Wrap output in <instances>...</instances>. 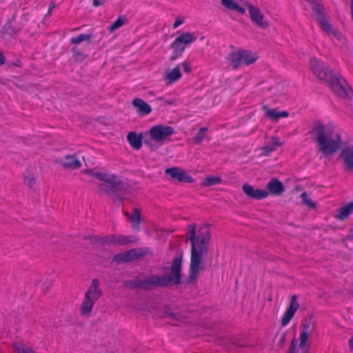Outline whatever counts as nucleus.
<instances>
[{"instance_id": "obj_38", "label": "nucleus", "mask_w": 353, "mask_h": 353, "mask_svg": "<svg viewBox=\"0 0 353 353\" xmlns=\"http://www.w3.org/2000/svg\"><path fill=\"white\" fill-rule=\"evenodd\" d=\"M72 52H73V58L76 61H81L84 60L86 57L85 54L79 52L78 50H77L74 48H72Z\"/></svg>"}, {"instance_id": "obj_25", "label": "nucleus", "mask_w": 353, "mask_h": 353, "mask_svg": "<svg viewBox=\"0 0 353 353\" xmlns=\"http://www.w3.org/2000/svg\"><path fill=\"white\" fill-rule=\"evenodd\" d=\"M166 317L169 319L170 323L175 325L177 322L184 321L187 316L182 312L168 311Z\"/></svg>"}, {"instance_id": "obj_2", "label": "nucleus", "mask_w": 353, "mask_h": 353, "mask_svg": "<svg viewBox=\"0 0 353 353\" xmlns=\"http://www.w3.org/2000/svg\"><path fill=\"white\" fill-rule=\"evenodd\" d=\"M181 263L182 254H179L172 261L171 274L146 276L143 274H140L132 281H130V283L134 288L141 290L165 288L179 284L181 282Z\"/></svg>"}, {"instance_id": "obj_17", "label": "nucleus", "mask_w": 353, "mask_h": 353, "mask_svg": "<svg viewBox=\"0 0 353 353\" xmlns=\"http://www.w3.org/2000/svg\"><path fill=\"white\" fill-rule=\"evenodd\" d=\"M263 110L265 112V117L273 122H277L281 118H286L290 114L288 111H279L276 109H270L267 105H263Z\"/></svg>"}, {"instance_id": "obj_47", "label": "nucleus", "mask_w": 353, "mask_h": 353, "mask_svg": "<svg viewBox=\"0 0 353 353\" xmlns=\"http://www.w3.org/2000/svg\"><path fill=\"white\" fill-rule=\"evenodd\" d=\"M285 334H283L281 336V338H280V339H279V344H280V345H281V344L283 343V341H284V340H285Z\"/></svg>"}, {"instance_id": "obj_11", "label": "nucleus", "mask_w": 353, "mask_h": 353, "mask_svg": "<svg viewBox=\"0 0 353 353\" xmlns=\"http://www.w3.org/2000/svg\"><path fill=\"white\" fill-rule=\"evenodd\" d=\"M313 328L314 323L311 321H305L301 325L299 347L304 350L305 353H307L309 345L307 342L310 334L312 332Z\"/></svg>"}, {"instance_id": "obj_27", "label": "nucleus", "mask_w": 353, "mask_h": 353, "mask_svg": "<svg viewBox=\"0 0 353 353\" xmlns=\"http://www.w3.org/2000/svg\"><path fill=\"white\" fill-rule=\"evenodd\" d=\"M241 52V59H243V63L246 65H250L254 63L257 59L258 56L256 52H253L248 50H242Z\"/></svg>"}, {"instance_id": "obj_1", "label": "nucleus", "mask_w": 353, "mask_h": 353, "mask_svg": "<svg viewBox=\"0 0 353 353\" xmlns=\"http://www.w3.org/2000/svg\"><path fill=\"white\" fill-rule=\"evenodd\" d=\"M196 225L190 224L187 226V236L191 244V259L188 279L194 281L199 275L200 270L203 269V256H206L209 250L211 240L210 225H202L197 230L196 235Z\"/></svg>"}, {"instance_id": "obj_22", "label": "nucleus", "mask_w": 353, "mask_h": 353, "mask_svg": "<svg viewBox=\"0 0 353 353\" xmlns=\"http://www.w3.org/2000/svg\"><path fill=\"white\" fill-rule=\"evenodd\" d=\"M282 145V143L280 141L277 137H272L270 141L263 146L262 148V154L268 155L272 152L277 150V148Z\"/></svg>"}, {"instance_id": "obj_6", "label": "nucleus", "mask_w": 353, "mask_h": 353, "mask_svg": "<svg viewBox=\"0 0 353 353\" xmlns=\"http://www.w3.org/2000/svg\"><path fill=\"white\" fill-rule=\"evenodd\" d=\"M101 296L102 290L100 288V281L97 279H94L80 304V315L84 318L90 317L94 303Z\"/></svg>"}, {"instance_id": "obj_16", "label": "nucleus", "mask_w": 353, "mask_h": 353, "mask_svg": "<svg viewBox=\"0 0 353 353\" xmlns=\"http://www.w3.org/2000/svg\"><path fill=\"white\" fill-rule=\"evenodd\" d=\"M182 77L179 66H175L172 69L167 70L164 74V81L167 85H171L178 81Z\"/></svg>"}, {"instance_id": "obj_43", "label": "nucleus", "mask_w": 353, "mask_h": 353, "mask_svg": "<svg viewBox=\"0 0 353 353\" xmlns=\"http://www.w3.org/2000/svg\"><path fill=\"white\" fill-rule=\"evenodd\" d=\"M179 183H193L194 181V178H175Z\"/></svg>"}, {"instance_id": "obj_12", "label": "nucleus", "mask_w": 353, "mask_h": 353, "mask_svg": "<svg viewBox=\"0 0 353 353\" xmlns=\"http://www.w3.org/2000/svg\"><path fill=\"white\" fill-rule=\"evenodd\" d=\"M299 307V304L297 301L296 295H293L291 298V301L289 307L287 309L286 312L283 314L281 320L282 326L287 325L290 320L294 316L296 311L298 310Z\"/></svg>"}, {"instance_id": "obj_19", "label": "nucleus", "mask_w": 353, "mask_h": 353, "mask_svg": "<svg viewBox=\"0 0 353 353\" xmlns=\"http://www.w3.org/2000/svg\"><path fill=\"white\" fill-rule=\"evenodd\" d=\"M132 105L137 108L139 115H148L152 112L151 106L139 98H136L132 101Z\"/></svg>"}, {"instance_id": "obj_21", "label": "nucleus", "mask_w": 353, "mask_h": 353, "mask_svg": "<svg viewBox=\"0 0 353 353\" xmlns=\"http://www.w3.org/2000/svg\"><path fill=\"white\" fill-rule=\"evenodd\" d=\"M123 214L130 221L132 228L137 230L139 228L141 223V211L138 208H133L131 214L128 212H124Z\"/></svg>"}, {"instance_id": "obj_26", "label": "nucleus", "mask_w": 353, "mask_h": 353, "mask_svg": "<svg viewBox=\"0 0 353 353\" xmlns=\"http://www.w3.org/2000/svg\"><path fill=\"white\" fill-rule=\"evenodd\" d=\"M352 211L353 202H350L339 210V213L335 215V218L339 220H344L349 216Z\"/></svg>"}, {"instance_id": "obj_36", "label": "nucleus", "mask_w": 353, "mask_h": 353, "mask_svg": "<svg viewBox=\"0 0 353 353\" xmlns=\"http://www.w3.org/2000/svg\"><path fill=\"white\" fill-rule=\"evenodd\" d=\"M221 182V178H205L201 182V185L208 187L212 185L218 184Z\"/></svg>"}, {"instance_id": "obj_5", "label": "nucleus", "mask_w": 353, "mask_h": 353, "mask_svg": "<svg viewBox=\"0 0 353 353\" xmlns=\"http://www.w3.org/2000/svg\"><path fill=\"white\" fill-rule=\"evenodd\" d=\"M99 192L110 196H118L132 194L138 189L137 185L129 181L127 178L124 181L121 178H98Z\"/></svg>"}, {"instance_id": "obj_42", "label": "nucleus", "mask_w": 353, "mask_h": 353, "mask_svg": "<svg viewBox=\"0 0 353 353\" xmlns=\"http://www.w3.org/2000/svg\"><path fill=\"white\" fill-rule=\"evenodd\" d=\"M183 23H184V21H183V18H181L180 17H177L176 19L175 20L174 23H173V28L174 29L177 28L179 26L182 25Z\"/></svg>"}, {"instance_id": "obj_30", "label": "nucleus", "mask_w": 353, "mask_h": 353, "mask_svg": "<svg viewBox=\"0 0 353 353\" xmlns=\"http://www.w3.org/2000/svg\"><path fill=\"white\" fill-rule=\"evenodd\" d=\"M135 250H131L123 254H118L114 256V259L119 261H128L135 259Z\"/></svg>"}, {"instance_id": "obj_50", "label": "nucleus", "mask_w": 353, "mask_h": 353, "mask_svg": "<svg viewBox=\"0 0 353 353\" xmlns=\"http://www.w3.org/2000/svg\"><path fill=\"white\" fill-rule=\"evenodd\" d=\"M349 345L351 350H353V336L349 341Z\"/></svg>"}, {"instance_id": "obj_9", "label": "nucleus", "mask_w": 353, "mask_h": 353, "mask_svg": "<svg viewBox=\"0 0 353 353\" xmlns=\"http://www.w3.org/2000/svg\"><path fill=\"white\" fill-rule=\"evenodd\" d=\"M314 8L317 12L316 18L321 30L324 31L327 34L330 36L332 39L335 41L339 43H345V39L343 34L337 29L332 28L329 21L325 18L323 15L321 14L320 7L319 6H316Z\"/></svg>"}, {"instance_id": "obj_41", "label": "nucleus", "mask_w": 353, "mask_h": 353, "mask_svg": "<svg viewBox=\"0 0 353 353\" xmlns=\"http://www.w3.org/2000/svg\"><path fill=\"white\" fill-rule=\"evenodd\" d=\"M89 174H90L92 176H107V173L104 171H98L95 169L90 170Z\"/></svg>"}, {"instance_id": "obj_3", "label": "nucleus", "mask_w": 353, "mask_h": 353, "mask_svg": "<svg viewBox=\"0 0 353 353\" xmlns=\"http://www.w3.org/2000/svg\"><path fill=\"white\" fill-rule=\"evenodd\" d=\"M312 134L316 141V148L325 156H330L339 150L341 145V137L339 131L332 124L316 125Z\"/></svg>"}, {"instance_id": "obj_44", "label": "nucleus", "mask_w": 353, "mask_h": 353, "mask_svg": "<svg viewBox=\"0 0 353 353\" xmlns=\"http://www.w3.org/2000/svg\"><path fill=\"white\" fill-rule=\"evenodd\" d=\"M296 345H297V341L295 340H293L292 341L291 345L290 347L288 353H296Z\"/></svg>"}, {"instance_id": "obj_48", "label": "nucleus", "mask_w": 353, "mask_h": 353, "mask_svg": "<svg viewBox=\"0 0 353 353\" xmlns=\"http://www.w3.org/2000/svg\"><path fill=\"white\" fill-rule=\"evenodd\" d=\"M4 63V57L1 52H0V64H3Z\"/></svg>"}, {"instance_id": "obj_15", "label": "nucleus", "mask_w": 353, "mask_h": 353, "mask_svg": "<svg viewBox=\"0 0 353 353\" xmlns=\"http://www.w3.org/2000/svg\"><path fill=\"white\" fill-rule=\"evenodd\" d=\"M133 242L130 236L123 235H109L103 238V243L106 245H123Z\"/></svg>"}, {"instance_id": "obj_4", "label": "nucleus", "mask_w": 353, "mask_h": 353, "mask_svg": "<svg viewBox=\"0 0 353 353\" xmlns=\"http://www.w3.org/2000/svg\"><path fill=\"white\" fill-rule=\"evenodd\" d=\"M310 65L314 74L321 81L327 82L336 94L341 98L349 97L351 89L344 78L334 75L327 65L315 57L310 59Z\"/></svg>"}, {"instance_id": "obj_7", "label": "nucleus", "mask_w": 353, "mask_h": 353, "mask_svg": "<svg viewBox=\"0 0 353 353\" xmlns=\"http://www.w3.org/2000/svg\"><path fill=\"white\" fill-rule=\"evenodd\" d=\"M174 133L172 127L165 125H155L152 126L146 133L149 139L143 140L144 143L150 148H153V143L159 145H163L165 141Z\"/></svg>"}, {"instance_id": "obj_32", "label": "nucleus", "mask_w": 353, "mask_h": 353, "mask_svg": "<svg viewBox=\"0 0 353 353\" xmlns=\"http://www.w3.org/2000/svg\"><path fill=\"white\" fill-rule=\"evenodd\" d=\"M91 39V35L89 34H81L77 37H72L70 42L72 44H79L82 41H89Z\"/></svg>"}, {"instance_id": "obj_35", "label": "nucleus", "mask_w": 353, "mask_h": 353, "mask_svg": "<svg viewBox=\"0 0 353 353\" xmlns=\"http://www.w3.org/2000/svg\"><path fill=\"white\" fill-rule=\"evenodd\" d=\"M207 130H208L207 128H200V130L198 132V133L193 138V141H194V142L196 144H199V143H201L203 141V139H204V138L205 137V132Z\"/></svg>"}, {"instance_id": "obj_33", "label": "nucleus", "mask_w": 353, "mask_h": 353, "mask_svg": "<svg viewBox=\"0 0 353 353\" xmlns=\"http://www.w3.org/2000/svg\"><path fill=\"white\" fill-rule=\"evenodd\" d=\"M15 351L18 353H34L32 350L30 348L26 347L23 343H14L12 345Z\"/></svg>"}, {"instance_id": "obj_45", "label": "nucleus", "mask_w": 353, "mask_h": 353, "mask_svg": "<svg viewBox=\"0 0 353 353\" xmlns=\"http://www.w3.org/2000/svg\"><path fill=\"white\" fill-rule=\"evenodd\" d=\"M133 250H135V253H134L135 259H137V258H139V257H140V256L143 255V252L141 250L133 249Z\"/></svg>"}, {"instance_id": "obj_37", "label": "nucleus", "mask_w": 353, "mask_h": 353, "mask_svg": "<svg viewBox=\"0 0 353 353\" xmlns=\"http://www.w3.org/2000/svg\"><path fill=\"white\" fill-rule=\"evenodd\" d=\"M157 101L162 102L164 105H176L177 104L176 100L175 99L166 98L164 97H159L156 99Z\"/></svg>"}, {"instance_id": "obj_31", "label": "nucleus", "mask_w": 353, "mask_h": 353, "mask_svg": "<svg viewBox=\"0 0 353 353\" xmlns=\"http://www.w3.org/2000/svg\"><path fill=\"white\" fill-rule=\"evenodd\" d=\"M126 21V18L125 16H121L117 18V19L108 28V30L110 32H113L117 29L121 27L125 24Z\"/></svg>"}, {"instance_id": "obj_51", "label": "nucleus", "mask_w": 353, "mask_h": 353, "mask_svg": "<svg viewBox=\"0 0 353 353\" xmlns=\"http://www.w3.org/2000/svg\"><path fill=\"white\" fill-rule=\"evenodd\" d=\"M351 232H352V234L347 236V239H352L353 238V230H351Z\"/></svg>"}, {"instance_id": "obj_13", "label": "nucleus", "mask_w": 353, "mask_h": 353, "mask_svg": "<svg viewBox=\"0 0 353 353\" xmlns=\"http://www.w3.org/2000/svg\"><path fill=\"white\" fill-rule=\"evenodd\" d=\"M267 196L270 194L275 196H281L285 192L283 184L276 179H272L266 186Z\"/></svg>"}, {"instance_id": "obj_40", "label": "nucleus", "mask_w": 353, "mask_h": 353, "mask_svg": "<svg viewBox=\"0 0 353 353\" xmlns=\"http://www.w3.org/2000/svg\"><path fill=\"white\" fill-rule=\"evenodd\" d=\"M176 66H179L180 71L183 70V71L187 73L190 72L191 70L190 64L188 61H183L180 64H178Z\"/></svg>"}, {"instance_id": "obj_39", "label": "nucleus", "mask_w": 353, "mask_h": 353, "mask_svg": "<svg viewBox=\"0 0 353 353\" xmlns=\"http://www.w3.org/2000/svg\"><path fill=\"white\" fill-rule=\"evenodd\" d=\"M23 183L28 188H33L37 185V180L35 178H25Z\"/></svg>"}, {"instance_id": "obj_52", "label": "nucleus", "mask_w": 353, "mask_h": 353, "mask_svg": "<svg viewBox=\"0 0 353 353\" xmlns=\"http://www.w3.org/2000/svg\"><path fill=\"white\" fill-rule=\"evenodd\" d=\"M118 199H119L121 201H123L125 199V197H124V196H118Z\"/></svg>"}, {"instance_id": "obj_49", "label": "nucleus", "mask_w": 353, "mask_h": 353, "mask_svg": "<svg viewBox=\"0 0 353 353\" xmlns=\"http://www.w3.org/2000/svg\"><path fill=\"white\" fill-rule=\"evenodd\" d=\"M301 190H302L301 187L299 185V186L295 187L292 192H298L301 191Z\"/></svg>"}, {"instance_id": "obj_29", "label": "nucleus", "mask_w": 353, "mask_h": 353, "mask_svg": "<svg viewBox=\"0 0 353 353\" xmlns=\"http://www.w3.org/2000/svg\"><path fill=\"white\" fill-rule=\"evenodd\" d=\"M164 172L169 176H189L185 170L179 167L167 168Z\"/></svg>"}, {"instance_id": "obj_28", "label": "nucleus", "mask_w": 353, "mask_h": 353, "mask_svg": "<svg viewBox=\"0 0 353 353\" xmlns=\"http://www.w3.org/2000/svg\"><path fill=\"white\" fill-rule=\"evenodd\" d=\"M228 61L233 68H238L241 63H243V59H241V52L237 51L230 54L228 57Z\"/></svg>"}, {"instance_id": "obj_8", "label": "nucleus", "mask_w": 353, "mask_h": 353, "mask_svg": "<svg viewBox=\"0 0 353 353\" xmlns=\"http://www.w3.org/2000/svg\"><path fill=\"white\" fill-rule=\"evenodd\" d=\"M197 39V35L195 32H184L176 37L171 44V49L175 57L181 56L185 51L186 47L194 43Z\"/></svg>"}, {"instance_id": "obj_23", "label": "nucleus", "mask_w": 353, "mask_h": 353, "mask_svg": "<svg viewBox=\"0 0 353 353\" xmlns=\"http://www.w3.org/2000/svg\"><path fill=\"white\" fill-rule=\"evenodd\" d=\"M341 156L344 160L345 165L349 168H353V144L346 147L342 151Z\"/></svg>"}, {"instance_id": "obj_14", "label": "nucleus", "mask_w": 353, "mask_h": 353, "mask_svg": "<svg viewBox=\"0 0 353 353\" xmlns=\"http://www.w3.org/2000/svg\"><path fill=\"white\" fill-rule=\"evenodd\" d=\"M243 192L250 198L260 200L267 197L266 190L254 188L252 185L245 183L242 186Z\"/></svg>"}, {"instance_id": "obj_10", "label": "nucleus", "mask_w": 353, "mask_h": 353, "mask_svg": "<svg viewBox=\"0 0 353 353\" xmlns=\"http://www.w3.org/2000/svg\"><path fill=\"white\" fill-rule=\"evenodd\" d=\"M246 7L252 23L262 29H266L270 26V21L265 16L260 8L250 3H246Z\"/></svg>"}, {"instance_id": "obj_24", "label": "nucleus", "mask_w": 353, "mask_h": 353, "mask_svg": "<svg viewBox=\"0 0 353 353\" xmlns=\"http://www.w3.org/2000/svg\"><path fill=\"white\" fill-rule=\"evenodd\" d=\"M221 5L230 10H235L239 14H244L245 13V9L234 0H221Z\"/></svg>"}, {"instance_id": "obj_53", "label": "nucleus", "mask_w": 353, "mask_h": 353, "mask_svg": "<svg viewBox=\"0 0 353 353\" xmlns=\"http://www.w3.org/2000/svg\"><path fill=\"white\" fill-rule=\"evenodd\" d=\"M53 8H54V7H53L52 6H50V7L49 8V9H48V12H50L52 10Z\"/></svg>"}, {"instance_id": "obj_34", "label": "nucleus", "mask_w": 353, "mask_h": 353, "mask_svg": "<svg viewBox=\"0 0 353 353\" xmlns=\"http://www.w3.org/2000/svg\"><path fill=\"white\" fill-rule=\"evenodd\" d=\"M301 197L303 200V204L310 208H315L316 204L310 198L308 194L303 192L301 194Z\"/></svg>"}, {"instance_id": "obj_46", "label": "nucleus", "mask_w": 353, "mask_h": 353, "mask_svg": "<svg viewBox=\"0 0 353 353\" xmlns=\"http://www.w3.org/2000/svg\"><path fill=\"white\" fill-rule=\"evenodd\" d=\"M105 2V0H93V6L95 7L102 5Z\"/></svg>"}, {"instance_id": "obj_20", "label": "nucleus", "mask_w": 353, "mask_h": 353, "mask_svg": "<svg viewBox=\"0 0 353 353\" xmlns=\"http://www.w3.org/2000/svg\"><path fill=\"white\" fill-rule=\"evenodd\" d=\"M143 134H137L135 132H130L127 135V141L130 146L136 150H139L142 146L143 143Z\"/></svg>"}, {"instance_id": "obj_18", "label": "nucleus", "mask_w": 353, "mask_h": 353, "mask_svg": "<svg viewBox=\"0 0 353 353\" xmlns=\"http://www.w3.org/2000/svg\"><path fill=\"white\" fill-rule=\"evenodd\" d=\"M62 165L68 170H77L81 168V162L76 155H66L61 162Z\"/></svg>"}]
</instances>
